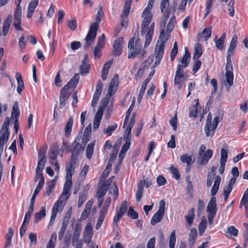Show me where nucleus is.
I'll list each match as a JSON object with an SVG mask.
<instances>
[{
    "instance_id": "1",
    "label": "nucleus",
    "mask_w": 248,
    "mask_h": 248,
    "mask_svg": "<svg viewBox=\"0 0 248 248\" xmlns=\"http://www.w3.org/2000/svg\"><path fill=\"white\" fill-rule=\"evenodd\" d=\"M103 15V11L102 8L100 7L97 12L95 22L91 24L88 33L85 38L86 44L84 46L85 48L89 47L94 41L96 36L98 25L101 20V17Z\"/></svg>"
},
{
    "instance_id": "2",
    "label": "nucleus",
    "mask_w": 248,
    "mask_h": 248,
    "mask_svg": "<svg viewBox=\"0 0 248 248\" xmlns=\"http://www.w3.org/2000/svg\"><path fill=\"white\" fill-rule=\"evenodd\" d=\"M135 35L134 37L131 38L128 44V58L129 59L134 58L138 55L141 54L142 56L146 53V51L141 50L142 43L139 40V38L136 39L135 41Z\"/></svg>"
},
{
    "instance_id": "3",
    "label": "nucleus",
    "mask_w": 248,
    "mask_h": 248,
    "mask_svg": "<svg viewBox=\"0 0 248 248\" xmlns=\"http://www.w3.org/2000/svg\"><path fill=\"white\" fill-rule=\"evenodd\" d=\"M82 228L80 223H76L72 237V244L76 248H82L83 242L79 239Z\"/></svg>"
},
{
    "instance_id": "4",
    "label": "nucleus",
    "mask_w": 248,
    "mask_h": 248,
    "mask_svg": "<svg viewBox=\"0 0 248 248\" xmlns=\"http://www.w3.org/2000/svg\"><path fill=\"white\" fill-rule=\"evenodd\" d=\"M111 199L110 197H108L106 199L104 205L102 206L101 210L99 212V217L98 218L97 222L95 226L96 230H99L105 219L106 215L107 214L110 204L111 203Z\"/></svg>"
},
{
    "instance_id": "5",
    "label": "nucleus",
    "mask_w": 248,
    "mask_h": 248,
    "mask_svg": "<svg viewBox=\"0 0 248 248\" xmlns=\"http://www.w3.org/2000/svg\"><path fill=\"white\" fill-rule=\"evenodd\" d=\"M118 148L119 146H117L115 144L113 146L112 153L111 154L109 159L108 162L107 166L101 175V178L106 179V178L108 177L109 172L111 171L112 165L113 163V161L117 157V154L119 150Z\"/></svg>"
},
{
    "instance_id": "6",
    "label": "nucleus",
    "mask_w": 248,
    "mask_h": 248,
    "mask_svg": "<svg viewBox=\"0 0 248 248\" xmlns=\"http://www.w3.org/2000/svg\"><path fill=\"white\" fill-rule=\"evenodd\" d=\"M169 38V36H167L166 38H159L157 41L155 53H156L155 58L161 60L164 54V49L165 48V44Z\"/></svg>"
},
{
    "instance_id": "7",
    "label": "nucleus",
    "mask_w": 248,
    "mask_h": 248,
    "mask_svg": "<svg viewBox=\"0 0 248 248\" xmlns=\"http://www.w3.org/2000/svg\"><path fill=\"white\" fill-rule=\"evenodd\" d=\"M124 44V38L119 37L116 40L113 45L112 54L113 56H119L123 51V46Z\"/></svg>"
},
{
    "instance_id": "8",
    "label": "nucleus",
    "mask_w": 248,
    "mask_h": 248,
    "mask_svg": "<svg viewBox=\"0 0 248 248\" xmlns=\"http://www.w3.org/2000/svg\"><path fill=\"white\" fill-rule=\"evenodd\" d=\"M11 116L13 118H15V123L14 124V128L16 133H17L19 129L18 118L19 116V111L18 105L17 102H15L12 108Z\"/></svg>"
},
{
    "instance_id": "9",
    "label": "nucleus",
    "mask_w": 248,
    "mask_h": 248,
    "mask_svg": "<svg viewBox=\"0 0 248 248\" xmlns=\"http://www.w3.org/2000/svg\"><path fill=\"white\" fill-rule=\"evenodd\" d=\"M93 235L92 225L91 223L89 222L86 224L83 232V238L86 243L89 244L90 242Z\"/></svg>"
},
{
    "instance_id": "10",
    "label": "nucleus",
    "mask_w": 248,
    "mask_h": 248,
    "mask_svg": "<svg viewBox=\"0 0 248 248\" xmlns=\"http://www.w3.org/2000/svg\"><path fill=\"white\" fill-rule=\"evenodd\" d=\"M163 15L162 17V19L160 22V28L161 29V30L160 31V34L159 38H166V37L168 36V35H165L164 32H165V25L167 22V20L170 17V14L169 11L166 12V13H163Z\"/></svg>"
},
{
    "instance_id": "11",
    "label": "nucleus",
    "mask_w": 248,
    "mask_h": 248,
    "mask_svg": "<svg viewBox=\"0 0 248 248\" xmlns=\"http://www.w3.org/2000/svg\"><path fill=\"white\" fill-rule=\"evenodd\" d=\"M131 7V2L130 1H128L126 0L123 13L121 15V25L123 27L126 26L127 25V22L126 21H124V18H126L128 15L129 14V11Z\"/></svg>"
},
{
    "instance_id": "12",
    "label": "nucleus",
    "mask_w": 248,
    "mask_h": 248,
    "mask_svg": "<svg viewBox=\"0 0 248 248\" xmlns=\"http://www.w3.org/2000/svg\"><path fill=\"white\" fill-rule=\"evenodd\" d=\"M77 160L71 158L70 162L69 165H67L66 168V177L68 178H72V175L75 171L76 165L77 164Z\"/></svg>"
},
{
    "instance_id": "13",
    "label": "nucleus",
    "mask_w": 248,
    "mask_h": 248,
    "mask_svg": "<svg viewBox=\"0 0 248 248\" xmlns=\"http://www.w3.org/2000/svg\"><path fill=\"white\" fill-rule=\"evenodd\" d=\"M67 91L66 89H64V88H62L61 91L60 95V107L61 108H63L65 105L70 96V93L67 92Z\"/></svg>"
},
{
    "instance_id": "14",
    "label": "nucleus",
    "mask_w": 248,
    "mask_h": 248,
    "mask_svg": "<svg viewBox=\"0 0 248 248\" xmlns=\"http://www.w3.org/2000/svg\"><path fill=\"white\" fill-rule=\"evenodd\" d=\"M217 210L216 198L215 197H212L207 207V212L208 213H212L213 214H216Z\"/></svg>"
},
{
    "instance_id": "15",
    "label": "nucleus",
    "mask_w": 248,
    "mask_h": 248,
    "mask_svg": "<svg viewBox=\"0 0 248 248\" xmlns=\"http://www.w3.org/2000/svg\"><path fill=\"white\" fill-rule=\"evenodd\" d=\"M119 76L117 74L114 75L113 78L111 79L109 87L108 88V94L110 96L114 93L113 88L116 87L118 85Z\"/></svg>"
},
{
    "instance_id": "16",
    "label": "nucleus",
    "mask_w": 248,
    "mask_h": 248,
    "mask_svg": "<svg viewBox=\"0 0 248 248\" xmlns=\"http://www.w3.org/2000/svg\"><path fill=\"white\" fill-rule=\"evenodd\" d=\"M38 0H33L30 1L28 7L27 18H30L32 17L35 9L38 4Z\"/></svg>"
},
{
    "instance_id": "17",
    "label": "nucleus",
    "mask_w": 248,
    "mask_h": 248,
    "mask_svg": "<svg viewBox=\"0 0 248 248\" xmlns=\"http://www.w3.org/2000/svg\"><path fill=\"white\" fill-rule=\"evenodd\" d=\"M79 80L78 74H76L63 88L68 90L70 88H75Z\"/></svg>"
},
{
    "instance_id": "18",
    "label": "nucleus",
    "mask_w": 248,
    "mask_h": 248,
    "mask_svg": "<svg viewBox=\"0 0 248 248\" xmlns=\"http://www.w3.org/2000/svg\"><path fill=\"white\" fill-rule=\"evenodd\" d=\"M237 41V36L236 34H234L230 42V46L227 51V56L231 57V56L233 55L234 49L236 46Z\"/></svg>"
},
{
    "instance_id": "19",
    "label": "nucleus",
    "mask_w": 248,
    "mask_h": 248,
    "mask_svg": "<svg viewBox=\"0 0 248 248\" xmlns=\"http://www.w3.org/2000/svg\"><path fill=\"white\" fill-rule=\"evenodd\" d=\"M45 158L46 156L45 155V153H43V154H42L41 151H40L38 155L39 160L35 170H38L41 171H43L45 166V164L46 163Z\"/></svg>"
},
{
    "instance_id": "20",
    "label": "nucleus",
    "mask_w": 248,
    "mask_h": 248,
    "mask_svg": "<svg viewBox=\"0 0 248 248\" xmlns=\"http://www.w3.org/2000/svg\"><path fill=\"white\" fill-rule=\"evenodd\" d=\"M62 202H63V201H61V200H58L54 203V204L53 206V208H52L51 214V217H50V218H51L52 220V219L55 220L57 213L59 211V208L61 207V206L62 207L63 206Z\"/></svg>"
},
{
    "instance_id": "21",
    "label": "nucleus",
    "mask_w": 248,
    "mask_h": 248,
    "mask_svg": "<svg viewBox=\"0 0 248 248\" xmlns=\"http://www.w3.org/2000/svg\"><path fill=\"white\" fill-rule=\"evenodd\" d=\"M84 147H82L79 143H77L73 150L71 151L72 153L71 157L72 158L78 160L79 155L80 151H83Z\"/></svg>"
},
{
    "instance_id": "22",
    "label": "nucleus",
    "mask_w": 248,
    "mask_h": 248,
    "mask_svg": "<svg viewBox=\"0 0 248 248\" xmlns=\"http://www.w3.org/2000/svg\"><path fill=\"white\" fill-rule=\"evenodd\" d=\"M212 155V150L211 149H208L207 151L203 154L201 160L199 161L200 165L203 166L206 164Z\"/></svg>"
},
{
    "instance_id": "23",
    "label": "nucleus",
    "mask_w": 248,
    "mask_h": 248,
    "mask_svg": "<svg viewBox=\"0 0 248 248\" xmlns=\"http://www.w3.org/2000/svg\"><path fill=\"white\" fill-rule=\"evenodd\" d=\"M191 55L189 53L187 48H186L185 52L184 55L183 56L181 61H180L182 63L181 67L186 68L188 66L190 60Z\"/></svg>"
},
{
    "instance_id": "24",
    "label": "nucleus",
    "mask_w": 248,
    "mask_h": 248,
    "mask_svg": "<svg viewBox=\"0 0 248 248\" xmlns=\"http://www.w3.org/2000/svg\"><path fill=\"white\" fill-rule=\"evenodd\" d=\"M221 181V178L219 175H217L215 177V179L214 181V185L211 189V195L214 197L216 195L218 190L219 189V186L220 185Z\"/></svg>"
},
{
    "instance_id": "25",
    "label": "nucleus",
    "mask_w": 248,
    "mask_h": 248,
    "mask_svg": "<svg viewBox=\"0 0 248 248\" xmlns=\"http://www.w3.org/2000/svg\"><path fill=\"white\" fill-rule=\"evenodd\" d=\"M31 217L28 215H25L23 222L20 229V235L21 237H22L25 234L26 232L27 226L29 223V220L31 218Z\"/></svg>"
},
{
    "instance_id": "26",
    "label": "nucleus",
    "mask_w": 248,
    "mask_h": 248,
    "mask_svg": "<svg viewBox=\"0 0 248 248\" xmlns=\"http://www.w3.org/2000/svg\"><path fill=\"white\" fill-rule=\"evenodd\" d=\"M12 21V16L9 15L5 19L2 29V34L3 36H6L7 34L10 26Z\"/></svg>"
},
{
    "instance_id": "27",
    "label": "nucleus",
    "mask_w": 248,
    "mask_h": 248,
    "mask_svg": "<svg viewBox=\"0 0 248 248\" xmlns=\"http://www.w3.org/2000/svg\"><path fill=\"white\" fill-rule=\"evenodd\" d=\"M164 214L163 213L157 212L153 216L151 220V224L152 225H155L157 223L160 222L164 216Z\"/></svg>"
},
{
    "instance_id": "28",
    "label": "nucleus",
    "mask_w": 248,
    "mask_h": 248,
    "mask_svg": "<svg viewBox=\"0 0 248 248\" xmlns=\"http://www.w3.org/2000/svg\"><path fill=\"white\" fill-rule=\"evenodd\" d=\"M150 78H147L146 79H145L144 82L142 83L141 88H140V91L138 98V102L139 103H140V101H141V99H142L143 96L145 93V90L146 88V86H147V84H148V83L150 82Z\"/></svg>"
},
{
    "instance_id": "29",
    "label": "nucleus",
    "mask_w": 248,
    "mask_h": 248,
    "mask_svg": "<svg viewBox=\"0 0 248 248\" xmlns=\"http://www.w3.org/2000/svg\"><path fill=\"white\" fill-rule=\"evenodd\" d=\"M46 209L45 206H42L39 212L36 213L34 215V223H37L40 221L46 216Z\"/></svg>"
},
{
    "instance_id": "30",
    "label": "nucleus",
    "mask_w": 248,
    "mask_h": 248,
    "mask_svg": "<svg viewBox=\"0 0 248 248\" xmlns=\"http://www.w3.org/2000/svg\"><path fill=\"white\" fill-rule=\"evenodd\" d=\"M108 100L107 99L106 101L103 103V106H100L97 112L95 114L94 120L101 121L104 111V108L108 106Z\"/></svg>"
},
{
    "instance_id": "31",
    "label": "nucleus",
    "mask_w": 248,
    "mask_h": 248,
    "mask_svg": "<svg viewBox=\"0 0 248 248\" xmlns=\"http://www.w3.org/2000/svg\"><path fill=\"white\" fill-rule=\"evenodd\" d=\"M202 54V50L201 45L197 43L194 46V52L193 55V60L198 59Z\"/></svg>"
},
{
    "instance_id": "32",
    "label": "nucleus",
    "mask_w": 248,
    "mask_h": 248,
    "mask_svg": "<svg viewBox=\"0 0 248 248\" xmlns=\"http://www.w3.org/2000/svg\"><path fill=\"white\" fill-rule=\"evenodd\" d=\"M143 186L142 181H139L138 184V189L136 193V201L140 202L142 196L143 192Z\"/></svg>"
},
{
    "instance_id": "33",
    "label": "nucleus",
    "mask_w": 248,
    "mask_h": 248,
    "mask_svg": "<svg viewBox=\"0 0 248 248\" xmlns=\"http://www.w3.org/2000/svg\"><path fill=\"white\" fill-rule=\"evenodd\" d=\"M73 123V120L71 117H70L68 119L64 127L65 136L67 138H68L70 136L71 132L72 131Z\"/></svg>"
},
{
    "instance_id": "34",
    "label": "nucleus",
    "mask_w": 248,
    "mask_h": 248,
    "mask_svg": "<svg viewBox=\"0 0 248 248\" xmlns=\"http://www.w3.org/2000/svg\"><path fill=\"white\" fill-rule=\"evenodd\" d=\"M197 236V230L196 228H192L189 234L188 242L192 246L195 242Z\"/></svg>"
},
{
    "instance_id": "35",
    "label": "nucleus",
    "mask_w": 248,
    "mask_h": 248,
    "mask_svg": "<svg viewBox=\"0 0 248 248\" xmlns=\"http://www.w3.org/2000/svg\"><path fill=\"white\" fill-rule=\"evenodd\" d=\"M16 77L18 83V86L17 87V92L19 94H20L24 88V82L22 80V76L18 73L16 74Z\"/></svg>"
},
{
    "instance_id": "36",
    "label": "nucleus",
    "mask_w": 248,
    "mask_h": 248,
    "mask_svg": "<svg viewBox=\"0 0 248 248\" xmlns=\"http://www.w3.org/2000/svg\"><path fill=\"white\" fill-rule=\"evenodd\" d=\"M95 140L90 143L86 148V157L88 159H91L92 157L94 151V146L95 145Z\"/></svg>"
},
{
    "instance_id": "37",
    "label": "nucleus",
    "mask_w": 248,
    "mask_h": 248,
    "mask_svg": "<svg viewBox=\"0 0 248 248\" xmlns=\"http://www.w3.org/2000/svg\"><path fill=\"white\" fill-rule=\"evenodd\" d=\"M211 121L212 118L211 116L209 114L207 116V118L206 121V123L204 126V131L205 132L206 136L209 137L211 135L210 127L211 126Z\"/></svg>"
},
{
    "instance_id": "38",
    "label": "nucleus",
    "mask_w": 248,
    "mask_h": 248,
    "mask_svg": "<svg viewBox=\"0 0 248 248\" xmlns=\"http://www.w3.org/2000/svg\"><path fill=\"white\" fill-rule=\"evenodd\" d=\"M195 209L192 208L188 213L187 215L185 216V219L189 226H191L193 221L195 217Z\"/></svg>"
},
{
    "instance_id": "39",
    "label": "nucleus",
    "mask_w": 248,
    "mask_h": 248,
    "mask_svg": "<svg viewBox=\"0 0 248 248\" xmlns=\"http://www.w3.org/2000/svg\"><path fill=\"white\" fill-rule=\"evenodd\" d=\"M169 5V0H161L160 10L162 13L169 11L171 13V10L168 7Z\"/></svg>"
},
{
    "instance_id": "40",
    "label": "nucleus",
    "mask_w": 248,
    "mask_h": 248,
    "mask_svg": "<svg viewBox=\"0 0 248 248\" xmlns=\"http://www.w3.org/2000/svg\"><path fill=\"white\" fill-rule=\"evenodd\" d=\"M35 173L36 174L34 181L36 182L39 179L40 180L38 185H40V186H43L45 183V179L43 176V174L42 173V171L35 170Z\"/></svg>"
},
{
    "instance_id": "41",
    "label": "nucleus",
    "mask_w": 248,
    "mask_h": 248,
    "mask_svg": "<svg viewBox=\"0 0 248 248\" xmlns=\"http://www.w3.org/2000/svg\"><path fill=\"white\" fill-rule=\"evenodd\" d=\"M90 70V65L87 62H85V61H82V64L80 66V74L83 75L85 74H88Z\"/></svg>"
},
{
    "instance_id": "42",
    "label": "nucleus",
    "mask_w": 248,
    "mask_h": 248,
    "mask_svg": "<svg viewBox=\"0 0 248 248\" xmlns=\"http://www.w3.org/2000/svg\"><path fill=\"white\" fill-rule=\"evenodd\" d=\"M215 42L216 47L219 50H223L225 49L224 42L225 41L222 39H217V36H216L214 39Z\"/></svg>"
},
{
    "instance_id": "43",
    "label": "nucleus",
    "mask_w": 248,
    "mask_h": 248,
    "mask_svg": "<svg viewBox=\"0 0 248 248\" xmlns=\"http://www.w3.org/2000/svg\"><path fill=\"white\" fill-rule=\"evenodd\" d=\"M219 123V117L218 116H216L214 118L213 124H211V126L210 127V131L211 135L210 136L212 137L214 133L215 130L217 128Z\"/></svg>"
},
{
    "instance_id": "44",
    "label": "nucleus",
    "mask_w": 248,
    "mask_h": 248,
    "mask_svg": "<svg viewBox=\"0 0 248 248\" xmlns=\"http://www.w3.org/2000/svg\"><path fill=\"white\" fill-rule=\"evenodd\" d=\"M175 230L171 232L170 236L169 248H174L176 242Z\"/></svg>"
},
{
    "instance_id": "45",
    "label": "nucleus",
    "mask_w": 248,
    "mask_h": 248,
    "mask_svg": "<svg viewBox=\"0 0 248 248\" xmlns=\"http://www.w3.org/2000/svg\"><path fill=\"white\" fill-rule=\"evenodd\" d=\"M178 48L177 42L176 41H175L173 44V47L172 49H171L170 54L171 61H173L175 59V58L178 53Z\"/></svg>"
},
{
    "instance_id": "46",
    "label": "nucleus",
    "mask_w": 248,
    "mask_h": 248,
    "mask_svg": "<svg viewBox=\"0 0 248 248\" xmlns=\"http://www.w3.org/2000/svg\"><path fill=\"white\" fill-rule=\"evenodd\" d=\"M127 207L128 206L127 202L126 201H124L121 204L119 209L117 210L116 212L124 216V215L127 210Z\"/></svg>"
},
{
    "instance_id": "47",
    "label": "nucleus",
    "mask_w": 248,
    "mask_h": 248,
    "mask_svg": "<svg viewBox=\"0 0 248 248\" xmlns=\"http://www.w3.org/2000/svg\"><path fill=\"white\" fill-rule=\"evenodd\" d=\"M180 160L182 162L186 163L188 166L191 165L192 163L191 156L187 155L186 154L182 155L180 156Z\"/></svg>"
},
{
    "instance_id": "48",
    "label": "nucleus",
    "mask_w": 248,
    "mask_h": 248,
    "mask_svg": "<svg viewBox=\"0 0 248 248\" xmlns=\"http://www.w3.org/2000/svg\"><path fill=\"white\" fill-rule=\"evenodd\" d=\"M234 0H231L228 4L227 10L229 11V15L231 17H233L234 15Z\"/></svg>"
},
{
    "instance_id": "49",
    "label": "nucleus",
    "mask_w": 248,
    "mask_h": 248,
    "mask_svg": "<svg viewBox=\"0 0 248 248\" xmlns=\"http://www.w3.org/2000/svg\"><path fill=\"white\" fill-rule=\"evenodd\" d=\"M227 83L229 86H232L233 85V72H227L225 73Z\"/></svg>"
},
{
    "instance_id": "50",
    "label": "nucleus",
    "mask_w": 248,
    "mask_h": 248,
    "mask_svg": "<svg viewBox=\"0 0 248 248\" xmlns=\"http://www.w3.org/2000/svg\"><path fill=\"white\" fill-rule=\"evenodd\" d=\"M58 152L57 150L54 148H50L48 153V157L52 160H56L57 157Z\"/></svg>"
},
{
    "instance_id": "51",
    "label": "nucleus",
    "mask_w": 248,
    "mask_h": 248,
    "mask_svg": "<svg viewBox=\"0 0 248 248\" xmlns=\"http://www.w3.org/2000/svg\"><path fill=\"white\" fill-rule=\"evenodd\" d=\"M152 31L149 32H147L145 35V40L144 46V48L147 47L151 43L153 34L152 33Z\"/></svg>"
},
{
    "instance_id": "52",
    "label": "nucleus",
    "mask_w": 248,
    "mask_h": 248,
    "mask_svg": "<svg viewBox=\"0 0 248 248\" xmlns=\"http://www.w3.org/2000/svg\"><path fill=\"white\" fill-rule=\"evenodd\" d=\"M202 65V62L198 59L195 60V62L193 65L192 72L193 74H195L199 70Z\"/></svg>"
},
{
    "instance_id": "53",
    "label": "nucleus",
    "mask_w": 248,
    "mask_h": 248,
    "mask_svg": "<svg viewBox=\"0 0 248 248\" xmlns=\"http://www.w3.org/2000/svg\"><path fill=\"white\" fill-rule=\"evenodd\" d=\"M127 216L134 219H136L139 217L138 213L132 207H129L127 212Z\"/></svg>"
},
{
    "instance_id": "54",
    "label": "nucleus",
    "mask_w": 248,
    "mask_h": 248,
    "mask_svg": "<svg viewBox=\"0 0 248 248\" xmlns=\"http://www.w3.org/2000/svg\"><path fill=\"white\" fill-rule=\"evenodd\" d=\"M233 67L232 64L231 57L229 56H227V63L226 66V72H232Z\"/></svg>"
},
{
    "instance_id": "55",
    "label": "nucleus",
    "mask_w": 248,
    "mask_h": 248,
    "mask_svg": "<svg viewBox=\"0 0 248 248\" xmlns=\"http://www.w3.org/2000/svg\"><path fill=\"white\" fill-rule=\"evenodd\" d=\"M142 16L143 17V21H146V22H151L152 16L151 12L146 11L145 13L144 11H143Z\"/></svg>"
},
{
    "instance_id": "56",
    "label": "nucleus",
    "mask_w": 248,
    "mask_h": 248,
    "mask_svg": "<svg viewBox=\"0 0 248 248\" xmlns=\"http://www.w3.org/2000/svg\"><path fill=\"white\" fill-rule=\"evenodd\" d=\"M228 158V152L227 151L224 149L221 150V158L220 159V162L226 163Z\"/></svg>"
},
{
    "instance_id": "57",
    "label": "nucleus",
    "mask_w": 248,
    "mask_h": 248,
    "mask_svg": "<svg viewBox=\"0 0 248 248\" xmlns=\"http://www.w3.org/2000/svg\"><path fill=\"white\" fill-rule=\"evenodd\" d=\"M170 171L173 174V177L176 180H179L180 178V175L178 170L173 166L170 168Z\"/></svg>"
},
{
    "instance_id": "58",
    "label": "nucleus",
    "mask_w": 248,
    "mask_h": 248,
    "mask_svg": "<svg viewBox=\"0 0 248 248\" xmlns=\"http://www.w3.org/2000/svg\"><path fill=\"white\" fill-rule=\"evenodd\" d=\"M214 0H207L206 4L205 11L204 14V18H205L210 13V9L213 3Z\"/></svg>"
},
{
    "instance_id": "59",
    "label": "nucleus",
    "mask_w": 248,
    "mask_h": 248,
    "mask_svg": "<svg viewBox=\"0 0 248 248\" xmlns=\"http://www.w3.org/2000/svg\"><path fill=\"white\" fill-rule=\"evenodd\" d=\"M70 190L66 188H63L62 194L58 200H61L62 201V199L65 198V202L69 198V193Z\"/></svg>"
},
{
    "instance_id": "60",
    "label": "nucleus",
    "mask_w": 248,
    "mask_h": 248,
    "mask_svg": "<svg viewBox=\"0 0 248 248\" xmlns=\"http://www.w3.org/2000/svg\"><path fill=\"white\" fill-rule=\"evenodd\" d=\"M211 28H206L204 29L202 31V35H203L205 41L207 40V39L211 37Z\"/></svg>"
},
{
    "instance_id": "61",
    "label": "nucleus",
    "mask_w": 248,
    "mask_h": 248,
    "mask_svg": "<svg viewBox=\"0 0 248 248\" xmlns=\"http://www.w3.org/2000/svg\"><path fill=\"white\" fill-rule=\"evenodd\" d=\"M67 27L72 31H74L77 27V21L75 19L72 20H68Z\"/></svg>"
},
{
    "instance_id": "62",
    "label": "nucleus",
    "mask_w": 248,
    "mask_h": 248,
    "mask_svg": "<svg viewBox=\"0 0 248 248\" xmlns=\"http://www.w3.org/2000/svg\"><path fill=\"white\" fill-rule=\"evenodd\" d=\"M197 112L198 108L196 106H193L192 107L189 108V117L194 118H196L197 117Z\"/></svg>"
},
{
    "instance_id": "63",
    "label": "nucleus",
    "mask_w": 248,
    "mask_h": 248,
    "mask_svg": "<svg viewBox=\"0 0 248 248\" xmlns=\"http://www.w3.org/2000/svg\"><path fill=\"white\" fill-rule=\"evenodd\" d=\"M117 127V124H114L112 125H109L107 129L105 131V133L108 136L111 135L113 131H114Z\"/></svg>"
},
{
    "instance_id": "64",
    "label": "nucleus",
    "mask_w": 248,
    "mask_h": 248,
    "mask_svg": "<svg viewBox=\"0 0 248 248\" xmlns=\"http://www.w3.org/2000/svg\"><path fill=\"white\" fill-rule=\"evenodd\" d=\"M150 23L149 22H146V21H143L141 23V35H143L145 32L147 31V29L148 28V26Z\"/></svg>"
}]
</instances>
